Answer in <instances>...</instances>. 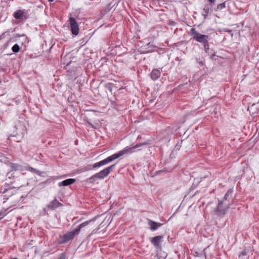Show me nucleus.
Wrapping results in <instances>:
<instances>
[{
  "label": "nucleus",
  "instance_id": "10",
  "mask_svg": "<svg viewBox=\"0 0 259 259\" xmlns=\"http://www.w3.org/2000/svg\"><path fill=\"white\" fill-rule=\"evenodd\" d=\"M212 11L211 9V6L210 4H206L204 5L202 10V15L204 17V18L206 19L207 17Z\"/></svg>",
  "mask_w": 259,
  "mask_h": 259
},
{
  "label": "nucleus",
  "instance_id": "9",
  "mask_svg": "<svg viewBox=\"0 0 259 259\" xmlns=\"http://www.w3.org/2000/svg\"><path fill=\"white\" fill-rule=\"evenodd\" d=\"M251 246H248L245 248L244 250L239 255V259H248L249 256V253L252 251Z\"/></svg>",
  "mask_w": 259,
  "mask_h": 259
},
{
  "label": "nucleus",
  "instance_id": "14",
  "mask_svg": "<svg viewBox=\"0 0 259 259\" xmlns=\"http://www.w3.org/2000/svg\"><path fill=\"white\" fill-rule=\"evenodd\" d=\"M76 181L75 179H66L61 182L59 183L58 186L59 187L61 186H67L68 185H70L71 184H73Z\"/></svg>",
  "mask_w": 259,
  "mask_h": 259
},
{
  "label": "nucleus",
  "instance_id": "7",
  "mask_svg": "<svg viewBox=\"0 0 259 259\" xmlns=\"http://www.w3.org/2000/svg\"><path fill=\"white\" fill-rule=\"evenodd\" d=\"M95 221V219H93L82 223L75 228L76 229V232L79 233L80 231L82 228H85L88 226H93V225L94 224Z\"/></svg>",
  "mask_w": 259,
  "mask_h": 259
},
{
  "label": "nucleus",
  "instance_id": "16",
  "mask_svg": "<svg viewBox=\"0 0 259 259\" xmlns=\"http://www.w3.org/2000/svg\"><path fill=\"white\" fill-rule=\"evenodd\" d=\"M24 12L22 10H17L15 12L14 17L17 19H21L24 16Z\"/></svg>",
  "mask_w": 259,
  "mask_h": 259
},
{
  "label": "nucleus",
  "instance_id": "24",
  "mask_svg": "<svg viewBox=\"0 0 259 259\" xmlns=\"http://www.w3.org/2000/svg\"><path fill=\"white\" fill-rule=\"evenodd\" d=\"M65 256L64 254H62L58 259H65Z\"/></svg>",
  "mask_w": 259,
  "mask_h": 259
},
{
  "label": "nucleus",
  "instance_id": "17",
  "mask_svg": "<svg viewBox=\"0 0 259 259\" xmlns=\"http://www.w3.org/2000/svg\"><path fill=\"white\" fill-rule=\"evenodd\" d=\"M12 50L14 53H18L20 51V47L18 45L15 44L12 48Z\"/></svg>",
  "mask_w": 259,
  "mask_h": 259
},
{
  "label": "nucleus",
  "instance_id": "19",
  "mask_svg": "<svg viewBox=\"0 0 259 259\" xmlns=\"http://www.w3.org/2000/svg\"><path fill=\"white\" fill-rule=\"evenodd\" d=\"M203 44V47H204V49L205 51L206 52H207L208 50L209 49V45H208V41L206 42H205Z\"/></svg>",
  "mask_w": 259,
  "mask_h": 259
},
{
  "label": "nucleus",
  "instance_id": "27",
  "mask_svg": "<svg viewBox=\"0 0 259 259\" xmlns=\"http://www.w3.org/2000/svg\"><path fill=\"white\" fill-rule=\"evenodd\" d=\"M228 32H231V30H228Z\"/></svg>",
  "mask_w": 259,
  "mask_h": 259
},
{
  "label": "nucleus",
  "instance_id": "1",
  "mask_svg": "<svg viewBox=\"0 0 259 259\" xmlns=\"http://www.w3.org/2000/svg\"><path fill=\"white\" fill-rule=\"evenodd\" d=\"M232 192L233 191L230 189L226 193L223 200H219L218 205L216 209V212L218 215H224L226 214V211L229 208V204L227 202V199L230 195L232 194Z\"/></svg>",
  "mask_w": 259,
  "mask_h": 259
},
{
  "label": "nucleus",
  "instance_id": "22",
  "mask_svg": "<svg viewBox=\"0 0 259 259\" xmlns=\"http://www.w3.org/2000/svg\"><path fill=\"white\" fill-rule=\"evenodd\" d=\"M255 104H253L251 106H249L248 108V110H250V111H253V108L254 106H255Z\"/></svg>",
  "mask_w": 259,
  "mask_h": 259
},
{
  "label": "nucleus",
  "instance_id": "13",
  "mask_svg": "<svg viewBox=\"0 0 259 259\" xmlns=\"http://www.w3.org/2000/svg\"><path fill=\"white\" fill-rule=\"evenodd\" d=\"M61 205L62 204L60 203L56 199H55L48 204L47 207L49 209H54Z\"/></svg>",
  "mask_w": 259,
  "mask_h": 259
},
{
  "label": "nucleus",
  "instance_id": "2",
  "mask_svg": "<svg viewBox=\"0 0 259 259\" xmlns=\"http://www.w3.org/2000/svg\"><path fill=\"white\" fill-rule=\"evenodd\" d=\"M115 166V164H112L110 166L103 169L101 171L98 173L93 175L90 178L88 179L89 180L91 181V182H93L95 179H103L104 178L106 177L112 170V169L114 168Z\"/></svg>",
  "mask_w": 259,
  "mask_h": 259
},
{
  "label": "nucleus",
  "instance_id": "20",
  "mask_svg": "<svg viewBox=\"0 0 259 259\" xmlns=\"http://www.w3.org/2000/svg\"><path fill=\"white\" fill-rule=\"evenodd\" d=\"M10 166H11V168L13 170H17L18 168V165L17 164H14V163H11Z\"/></svg>",
  "mask_w": 259,
  "mask_h": 259
},
{
  "label": "nucleus",
  "instance_id": "8",
  "mask_svg": "<svg viewBox=\"0 0 259 259\" xmlns=\"http://www.w3.org/2000/svg\"><path fill=\"white\" fill-rule=\"evenodd\" d=\"M113 161L112 156H109L105 159L101 160L98 162L95 163L93 165V168H96L102 165L108 164V163Z\"/></svg>",
  "mask_w": 259,
  "mask_h": 259
},
{
  "label": "nucleus",
  "instance_id": "6",
  "mask_svg": "<svg viewBox=\"0 0 259 259\" xmlns=\"http://www.w3.org/2000/svg\"><path fill=\"white\" fill-rule=\"evenodd\" d=\"M76 231V229H75L74 230L65 234L63 236V241L64 242H66L70 240L73 239L76 235L79 234V233H77Z\"/></svg>",
  "mask_w": 259,
  "mask_h": 259
},
{
  "label": "nucleus",
  "instance_id": "11",
  "mask_svg": "<svg viewBox=\"0 0 259 259\" xmlns=\"http://www.w3.org/2000/svg\"><path fill=\"white\" fill-rule=\"evenodd\" d=\"M162 238V236H157L151 238L150 239V241L154 245V246L157 248L159 247L160 241Z\"/></svg>",
  "mask_w": 259,
  "mask_h": 259
},
{
  "label": "nucleus",
  "instance_id": "15",
  "mask_svg": "<svg viewBox=\"0 0 259 259\" xmlns=\"http://www.w3.org/2000/svg\"><path fill=\"white\" fill-rule=\"evenodd\" d=\"M160 72L157 69H154L151 73V77L153 80H156L160 76Z\"/></svg>",
  "mask_w": 259,
  "mask_h": 259
},
{
  "label": "nucleus",
  "instance_id": "4",
  "mask_svg": "<svg viewBox=\"0 0 259 259\" xmlns=\"http://www.w3.org/2000/svg\"><path fill=\"white\" fill-rule=\"evenodd\" d=\"M190 34L196 41L204 43L208 40V36L199 33L195 28H192L190 30Z\"/></svg>",
  "mask_w": 259,
  "mask_h": 259
},
{
  "label": "nucleus",
  "instance_id": "28",
  "mask_svg": "<svg viewBox=\"0 0 259 259\" xmlns=\"http://www.w3.org/2000/svg\"><path fill=\"white\" fill-rule=\"evenodd\" d=\"M13 259H18V258H13Z\"/></svg>",
  "mask_w": 259,
  "mask_h": 259
},
{
  "label": "nucleus",
  "instance_id": "3",
  "mask_svg": "<svg viewBox=\"0 0 259 259\" xmlns=\"http://www.w3.org/2000/svg\"><path fill=\"white\" fill-rule=\"evenodd\" d=\"M141 146V144H139L132 147L127 146L125 147L124 149H123L122 150L118 151L117 153L114 154L111 156L114 160L123 155H128L133 153L134 152L135 149L140 147Z\"/></svg>",
  "mask_w": 259,
  "mask_h": 259
},
{
  "label": "nucleus",
  "instance_id": "26",
  "mask_svg": "<svg viewBox=\"0 0 259 259\" xmlns=\"http://www.w3.org/2000/svg\"><path fill=\"white\" fill-rule=\"evenodd\" d=\"M48 1H49V2H52L54 1V0H48Z\"/></svg>",
  "mask_w": 259,
  "mask_h": 259
},
{
  "label": "nucleus",
  "instance_id": "5",
  "mask_svg": "<svg viewBox=\"0 0 259 259\" xmlns=\"http://www.w3.org/2000/svg\"><path fill=\"white\" fill-rule=\"evenodd\" d=\"M68 22L70 25L72 33L74 35H77L79 32V27L76 20L73 17H70Z\"/></svg>",
  "mask_w": 259,
  "mask_h": 259
},
{
  "label": "nucleus",
  "instance_id": "23",
  "mask_svg": "<svg viewBox=\"0 0 259 259\" xmlns=\"http://www.w3.org/2000/svg\"><path fill=\"white\" fill-rule=\"evenodd\" d=\"M210 4H214L216 0H207Z\"/></svg>",
  "mask_w": 259,
  "mask_h": 259
},
{
  "label": "nucleus",
  "instance_id": "21",
  "mask_svg": "<svg viewBox=\"0 0 259 259\" xmlns=\"http://www.w3.org/2000/svg\"><path fill=\"white\" fill-rule=\"evenodd\" d=\"M99 229V228H97V229H94V230L92 231V232H91V233L89 235L88 237H91L92 235H94V234H96V233L97 232V231H98V230Z\"/></svg>",
  "mask_w": 259,
  "mask_h": 259
},
{
  "label": "nucleus",
  "instance_id": "12",
  "mask_svg": "<svg viewBox=\"0 0 259 259\" xmlns=\"http://www.w3.org/2000/svg\"><path fill=\"white\" fill-rule=\"evenodd\" d=\"M148 224L150 226V230L152 231L156 230L162 225V224L159 223L155 222L150 220H148Z\"/></svg>",
  "mask_w": 259,
  "mask_h": 259
},
{
  "label": "nucleus",
  "instance_id": "18",
  "mask_svg": "<svg viewBox=\"0 0 259 259\" xmlns=\"http://www.w3.org/2000/svg\"><path fill=\"white\" fill-rule=\"evenodd\" d=\"M226 8L225 2L220 4L218 5L216 11L223 9Z\"/></svg>",
  "mask_w": 259,
  "mask_h": 259
},
{
  "label": "nucleus",
  "instance_id": "25",
  "mask_svg": "<svg viewBox=\"0 0 259 259\" xmlns=\"http://www.w3.org/2000/svg\"><path fill=\"white\" fill-rule=\"evenodd\" d=\"M5 214L4 212H0V219L3 218Z\"/></svg>",
  "mask_w": 259,
  "mask_h": 259
}]
</instances>
